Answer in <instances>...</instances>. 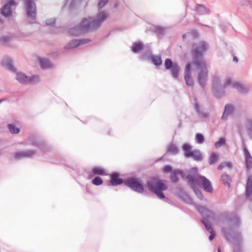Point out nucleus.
I'll return each instance as SVG.
<instances>
[{"mask_svg":"<svg viewBox=\"0 0 252 252\" xmlns=\"http://www.w3.org/2000/svg\"><path fill=\"white\" fill-rule=\"evenodd\" d=\"M246 126L248 131L252 130V119H249L246 122Z\"/></svg>","mask_w":252,"mask_h":252,"instance_id":"nucleus-41","label":"nucleus"},{"mask_svg":"<svg viewBox=\"0 0 252 252\" xmlns=\"http://www.w3.org/2000/svg\"><path fill=\"white\" fill-rule=\"evenodd\" d=\"M12 38L13 36L11 34L2 35L0 36V42L7 44L11 41Z\"/></svg>","mask_w":252,"mask_h":252,"instance_id":"nucleus-25","label":"nucleus"},{"mask_svg":"<svg viewBox=\"0 0 252 252\" xmlns=\"http://www.w3.org/2000/svg\"><path fill=\"white\" fill-rule=\"evenodd\" d=\"M233 61L234 62H237L238 61V58L236 57H233Z\"/></svg>","mask_w":252,"mask_h":252,"instance_id":"nucleus-50","label":"nucleus"},{"mask_svg":"<svg viewBox=\"0 0 252 252\" xmlns=\"http://www.w3.org/2000/svg\"><path fill=\"white\" fill-rule=\"evenodd\" d=\"M219 157V154L217 153H213L211 154L209 160L210 164H214L216 162Z\"/></svg>","mask_w":252,"mask_h":252,"instance_id":"nucleus-34","label":"nucleus"},{"mask_svg":"<svg viewBox=\"0 0 252 252\" xmlns=\"http://www.w3.org/2000/svg\"><path fill=\"white\" fill-rule=\"evenodd\" d=\"M18 3L15 0H7L1 8V13L5 18L11 17Z\"/></svg>","mask_w":252,"mask_h":252,"instance_id":"nucleus-9","label":"nucleus"},{"mask_svg":"<svg viewBox=\"0 0 252 252\" xmlns=\"http://www.w3.org/2000/svg\"><path fill=\"white\" fill-rule=\"evenodd\" d=\"M208 49V44L204 41H201L193 45L192 53L194 58V63L199 70L198 81L199 85L204 87L208 80V71L206 62L202 56V54Z\"/></svg>","mask_w":252,"mask_h":252,"instance_id":"nucleus-2","label":"nucleus"},{"mask_svg":"<svg viewBox=\"0 0 252 252\" xmlns=\"http://www.w3.org/2000/svg\"><path fill=\"white\" fill-rule=\"evenodd\" d=\"M227 87H231L235 88L238 92L241 93H248L251 90V87L248 85H245L238 82L233 81L231 78H227L223 85L220 86L223 89Z\"/></svg>","mask_w":252,"mask_h":252,"instance_id":"nucleus-7","label":"nucleus"},{"mask_svg":"<svg viewBox=\"0 0 252 252\" xmlns=\"http://www.w3.org/2000/svg\"><path fill=\"white\" fill-rule=\"evenodd\" d=\"M55 22V20L53 18L49 19L46 20V25H52Z\"/></svg>","mask_w":252,"mask_h":252,"instance_id":"nucleus-43","label":"nucleus"},{"mask_svg":"<svg viewBox=\"0 0 252 252\" xmlns=\"http://www.w3.org/2000/svg\"><path fill=\"white\" fill-rule=\"evenodd\" d=\"M213 83L214 85L215 90L216 91V88L220 86V79L219 76L217 75H214L212 78Z\"/></svg>","mask_w":252,"mask_h":252,"instance_id":"nucleus-33","label":"nucleus"},{"mask_svg":"<svg viewBox=\"0 0 252 252\" xmlns=\"http://www.w3.org/2000/svg\"><path fill=\"white\" fill-rule=\"evenodd\" d=\"M221 181L223 182V183L227 186L228 188L230 187V177L226 174H223L221 176Z\"/></svg>","mask_w":252,"mask_h":252,"instance_id":"nucleus-29","label":"nucleus"},{"mask_svg":"<svg viewBox=\"0 0 252 252\" xmlns=\"http://www.w3.org/2000/svg\"><path fill=\"white\" fill-rule=\"evenodd\" d=\"M144 48V45L141 41L136 42L133 43L131 50L134 53L140 52Z\"/></svg>","mask_w":252,"mask_h":252,"instance_id":"nucleus-21","label":"nucleus"},{"mask_svg":"<svg viewBox=\"0 0 252 252\" xmlns=\"http://www.w3.org/2000/svg\"><path fill=\"white\" fill-rule=\"evenodd\" d=\"M92 182L94 185L99 186L102 184V180L99 177H96L93 180Z\"/></svg>","mask_w":252,"mask_h":252,"instance_id":"nucleus-37","label":"nucleus"},{"mask_svg":"<svg viewBox=\"0 0 252 252\" xmlns=\"http://www.w3.org/2000/svg\"><path fill=\"white\" fill-rule=\"evenodd\" d=\"M152 61L156 65H159L162 63L161 57L159 55L152 56Z\"/></svg>","mask_w":252,"mask_h":252,"instance_id":"nucleus-31","label":"nucleus"},{"mask_svg":"<svg viewBox=\"0 0 252 252\" xmlns=\"http://www.w3.org/2000/svg\"><path fill=\"white\" fill-rule=\"evenodd\" d=\"M155 32L158 34H162L164 32V29L160 27H157L155 28Z\"/></svg>","mask_w":252,"mask_h":252,"instance_id":"nucleus-42","label":"nucleus"},{"mask_svg":"<svg viewBox=\"0 0 252 252\" xmlns=\"http://www.w3.org/2000/svg\"><path fill=\"white\" fill-rule=\"evenodd\" d=\"M124 183L126 186L136 192L142 193L143 191L142 182L140 179L129 178L125 180Z\"/></svg>","mask_w":252,"mask_h":252,"instance_id":"nucleus-10","label":"nucleus"},{"mask_svg":"<svg viewBox=\"0 0 252 252\" xmlns=\"http://www.w3.org/2000/svg\"><path fill=\"white\" fill-rule=\"evenodd\" d=\"M240 222V219L237 216H235L234 218V223L237 225Z\"/></svg>","mask_w":252,"mask_h":252,"instance_id":"nucleus-45","label":"nucleus"},{"mask_svg":"<svg viewBox=\"0 0 252 252\" xmlns=\"http://www.w3.org/2000/svg\"><path fill=\"white\" fill-rule=\"evenodd\" d=\"M246 198L250 200H252V175L248 177L246 185L245 191Z\"/></svg>","mask_w":252,"mask_h":252,"instance_id":"nucleus-15","label":"nucleus"},{"mask_svg":"<svg viewBox=\"0 0 252 252\" xmlns=\"http://www.w3.org/2000/svg\"><path fill=\"white\" fill-rule=\"evenodd\" d=\"M35 154L36 152L33 150H27L16 153L15 154V158L17 159H20L23 158H31Z\"/></svg>","mask_w":252,"mask_h":252,"instance_id":"nucleus-14","label":"nucleus"},{"mask_svg":"<svg viewBox=\"0 0 252 252\" xmlns=\"http://www.w3.org/2000/svg\"><path fill=\"white\" fill-rule=\"evenodd\" d=\"M188 173H190V170L189 171H180L179 170H173L171 172V180L172 182L176 183L178 181V175H180L182 178L186 180L188 183H189V177L188 175Z\"/></svg>","mask_w":252,"mask_h":252,"instance_id":"nucleus-12","label":"nucleus"},{"mask_svg":"<svg viewBox=\"0 0 252 252\" xmlns=\"http://www.w3.org/2000/svg\"><path fill=\"white\" fill-rule=\"evenodd\" d=\"M196 142L198 144H202L204 141L203 135L200 133H197L195 136Z\"/></svg>","mask_w":252,"mask_h":252,"instance_id":"nucleus-35","label":"nucleus"},{"mask_svg":"<svg viewBox=\"0 0 252 252\" xmlns=\"http://www.w3.org/2000/svg\"><path fill=\"white\" fill-rule=\"evenodd\" d=\"M234 110V107L233 105L229 104H226L225 106L223 113L221 116V119L224 120H226L228 118V116L233 112Z\"/></svg>","mask_w":252,"mask_h":252,"instance_id":"nucleus-18","label":"nucleus"},{"mask_svg":"<svg viewBox=\"0 0 252 252\" xmlns=\"http://www.w3.org/2000/svg\"><path fill=\"white\" fill-rule=\"evenodd\" d=\"M68 1H69V0H66V2H68Z\"/></svg>","mask_w":252,"mask_h":252,"instance_id":"nucleus-53","label":"nucleus"},{"mask_svg":"<svg viewBox=\"0 0 252 252\" xmlns=\"http://www.w3.org/2000/svg\"><path fill=\"white\" fill-rule=\"evenodd\" d=\"M2 101V100H0V103Z\"/></svg>","mask_w":252,"mask_h":252,"instance_id":"nucleus-52","label":"nucleus"},{"mask_svg":"<svg viewBox=\"0 0 252 252\" xmlns=\"http://www.w3.org/2000/svg\"><path fill=\"white\" fill-rule=\"evenodd\" d=\"M195 10L200 15L206 14L210 12V11L203 5H198Z\"/></svg>","mask_w":252,"mask_h":252,"instance_id":"nucleus-26","label":"nucleus"},{"mask_svg":"<svg viewBox=\"0 0 252 252\" xmlns=\"http://www.w3.org/2000/svg\"><path fill=\"white\" fill-rule=\"evenodd\" d=\"M191 188L193 189L198 198L202 200L203 198V196L201 191L198 189L197 187Z\"/></svg>","mask_w":252,"mask_h":252,"instance_id":"nucleus-38","label":"nucleus"},{"mask_svg":"<svg viewBox=\"0 0 252 252\" xmlns=\"http://www.w3.org/2000/svg\"><path fill=\"white\" fill-rule=\"evenodd\" d=\"M195 109L200 117L206 118L208 117V114L201 110L199 105L196 101L195 102Z\"/></svg>","mask_w":252,"mask_h":252,"instance_id":"nucleus-27","label":"nucleus"},{"mask_svg":"<svg viewBox=\"0 0 252 252\" xmlns=\"http://www.w3.org/2000/svg\"><path fill=\"white\" fill-rule=\"evenodd\" d=\"M3 65L8 70L14 71L15 68L11 60L9 59H5L2 61Z\"/></svg>","mask_w":252,"mask_h":252,"instance_id":"nucleus-24","label":"nucleus"},{"mask_svg":"<svg viewBox=\"0 0 252 252\" xmlns=\"http://www.w3.org/2000/svg\"><path fill=\"white\" fill-rule=\"evenodd\" d=\"M225 167V163H222L220 164V165H219L218 169L219 170H221L223 167Z\"/></svg>","mask_w":252,"mask_h":252,"instance_id":"nucleus-47","label":"nucleus"},{"mask_svg":"<svg viewBox=\"0 0 252 252\" xmlns=\"http://www.w3.org/2000/svg\"><path fill=\"white\" fill-rule=\"evenodd\" d=\"M7 127L9 131L12 134H17L20 132L19 128L13 124H8Z\"/></svg>","mask_w":252,"mask_h":252,"instance_id":"nucleus-30","label":"nucleus"},{"mask_svg":"<svg viewBox=\"0 0 252 252\" xmlns=\"http://www.w3.org/2000/svg\"><path fill=\"white\" fill-rule=\"evenodd\" d=\"M185 79L187 85L192 86L193 85V80L191 77V65L187 64L185 72Z\"/></svg>","mask_w":252,"mask_h":252,"instance_id":"nucleus-16","label":"nucleus"},{"mask_svg":"<svg viewBox=\"0 0 252 252\" xmlns=\"http://www.w3.org/2000/svg\"><path fill=\"white\" fill-rule=\"evenodd\" d=\"M164 65L166 69L170 70L172 77L177 78L180 69L178 64L177 63H173L170 59H167L165 61Z\"/></svg>","mask_w":252,"mask_h":252,"instance_id":"nucleus-11","label":"nucleus"},{"mask_svg":"<svg viewBox=\"0 0 252 252\" xmlns=\"http://www.w3.org/2000/svg\"><path fill=\"white\" fill-rule=\"evenodd\" d=\"M89 39H75L68 42L64 47L67 50H72L79 46L87 44L90 42Z\"/></svg>","mask_w":252,"mask_h":252,"instance_id":"nucleus-13","label":"nucleus"},{"mask_svg":"<svg viewBox=\"0 0 252 252\" xmlns=\"http://www.w3.org/2000/svg\"><path fill=\"white\" fill-rule=\"evenodd\" d=\"M118 174L116 173H113L111 175L110 183L112 186L121 185L123 183V179L118 178Z\"/></svg>","mask_w":252,"mask_h":252,"instance_id":"nucleus-19","label":"nucleus"},{"mask_svg":"<svg viewBox=\"0 0 252 252\" xmlns=\"http://www.w3.org/2000/svg\"><path fill=\"white\" fill-rule=\"evenodd\" d=\"M222 233H223V234L224 236H225V237L226 238H227V235H226V232H225V231L224 229H222Z\"/></svg>","mask_w":252,"mask_h":252,"instance_id":"nucleus-49","label":"nucleus"},{"mask_svg":"<svg viewBox=\"0 0 252 252\" xmlns=\"http://www.w3.org/2000/svg\"><path fill=\"white\" fill-rule=\"evenodd\" d=\"M191 188L193 189L198 198L202 200L203 198V196L201 191L198 189L197 187Z\"/></svg>","mask_w":252,"mask_h":252,"instance_id":"nucleus-39","label":"nucleus"},{"mask_svg":"<svg viewBox=\"0 0 252 252\" xmlns=\"http://www.w3.org/2000/svg\"><path fill=\"white\" fill-rule=\"evenodd\" d=\"M92 173L94 175H104L105 172L104 170L100 167H95L92 169Z\"/></svg>","mask_w":252,"mask_h":252,"instance_id":"nucleus-28","label":"nucleus"},{"mask_svg":"<svg viewBox=\"0 0 252 252\" xmlns=\"http://www.w3.org/2000/svg\"><path fill=\"white\" fill-rule=\"evenodd\" d=\"M39 62L41 68L48 69L53 67V64L47 59L40 58L39 59Z\"/></svg>","mask_w":252,"mask_h":252,"instance_id":"nucleus-20","label":"nucleus"},{"mask_svg":"<svg viewBox=\"0 0 252 252\" xmlns=\"http://www.w3.org/2000/svg\"><path fill=\"white\" fill-rule=\"evenodd\" d=\"M189 177V184L191 188L199 186L208 192L213 191L211 182L206 177L200 175L197 172V168L194 167L190 169V173L187 174Z\"/></svg>","mask_w":252,"mask_h":252,"instance_id":"nucleus-4","label":"nucleus"},{"mask_svg":"<svg viewBox=\"0 0 252 252\" xmlns=\"http://www.w3.org/2000/svg\"><path fill=\"white\" fill-rule=\"evenodd\" d=\"M225 143V139L223 138H220L218 141L215 143V146L216 148H220L222 145H224Z\"/></svg>","mask_w":252,"mask_h":252,"instance_id":"nucleus-36","label":"nucleus"},{"mask_svg":"<svg viewBox=\"0 0 252 252\" xmlns=\"http://www.w3.org/2000/svg\"><path fill=\"white\" fill-rule=\"evenodd\" d=\"M147 186L150 190L155 193L160 199H163L164 195L163 191L166 189L164 181L154 178L147 182Z\"/></svg>","mask_w":252,"mask_h":252,"instance_id":"nucleus-6","label":"nucleus"},{"mask_svg":"<svg viewBox=\"0 0 252 252\" xmlns=\"http://www.w3.org/2000/svg\"><path fill=\"white\" fill-rule=\"evenodd\" d=\"M167 151L172 154L175 155L178 153L179 150L175 145L174 144H171L168 149Z\"/></svg>","mask_w":252,"mask_h":252,"instance_id":"nucleus-32","label":"nucleus"},{"mask_svg":"<svg viewBox=\"0 0 252 252\" xmlns=\"http://www.w3.org/2000/svg\"><path fill=\"white\" fill-rule=\"evenodd\" d=\"M250 137L252 139V130L248 131Z\"/></svg>","mask_w":252,"mask_h":252,"instance_id":"nucleus-48","label":"nucleus"},{"mask_svg":"<svg viewBox=\"0 0 252 252\" xmlns=\"http://www.w3.org/2000/svg\"><path fill=\"white\" fill-rule=\"evenodd\" d=\"M107 2V0H101L97 4L98 12L96 17L83 18L79 25L69 30V34L73 36H79L86 32L93 31L99 28L102 23L108 17L107 12L101 11Z\"/></svg>","mask_w":252,"mask_h":252,"instance_id":"nucleus-1","label":"nucleus"},{"mask_svg":"<svg viewBox=\"0 0 252 252\" xmlns=\"http://www.w3.org/2000/svg\"><path fill=\"white\" fill-rule=\"evenodd\" d=\"M189 177V184L191 188L199 186L208 192L213 191L211 182L206 177L200 175L197 172V168L194 167L190 169V173L187 174Z\"/></svg>","mask_w":252,"mask_h":252,"instance_id":"nucleus-3","label":"nucleus"},{"mask_svg":"<svg viewBox=\"0 0 252 252\" xmlns=\"http://www.w3.org/2000/svg\"><path fill=\"white\" fill-rule=\"evenodd\" d=\"M182 148L185 157L189 158L192 151L191 146L189 144L186 143L183 145Z\"/></svg>","mask_w":252,"mask_h":252,"instance_id":"nucleus-23","label":"nucleus"},{"mask_svg":"<svg viewBox=\"0 0 252 252\" xmlns=\"http://www.w3.org/2000/svg\"><path fill=\"white\" fill-rule=\"evenodd\" d=\"M225 163V167H227L228 168H231L232 166V163L229 162H226Z\"/></svg>","mask_w":252,"mask_h":252,"instance_id":"nucleus-46","label":"nucleus"},{"mask_svg":"<svg viewBox=\"0 0 252 252\" xmlns=\"http://www.w3.org/2000/svg\"><path fill=\"white\" fill-rule=\"evenodd\" d=\"M16 80L23 84H36L39 82L38 75L27 76L22 72H17L16 76Z\"/></svg>","mask_w":252,"mask_h":252,"instance_id":"nucleus-8","label":"nucleus"},{"mask_svg":"<svg viewBox=\"0 0 252 252\" xmlns=\"http://www.w3.org/2000/svg\"><path fill=\"white\" fill-rule=\"evenodd\" d=\"M197 210L204 219L201 220V222L204 225L207 230L211 234L209 237V240L211 241L214 238L211 223H214L217 218L211 210L204 206H198Z\"/></svg>","mask_w":252,"mask_h":252,"instance_id":"nucleus-5","label":"nucleus"},{"mask_svg":"<svg viewBox=\"0 0 252 252\" xmlns=\"http://www.w3.org/2000/svg\"><path fill=\"white\" fill-rule=\"evenodd\" d=\"M189 158H192L196 161H201L203 159V156L201 152L197 149L192 150L191 155Z\"/></svg>","mask_w":252,"mask_h":252,"instance_id":"nucleus-22","label":"nucleus"},{"mask_svg":"<svg viewBox=\"0 0 252 252\" xmlns=\"http://www.w3.org/2000/svg\"><path fill=\"white\" fill-rule=\"evenodd\" d=\"M240 3L245 5H249L252 8V1L251 0H238Z\"/></svg>","mask_w":252,"mask_h":252,"instance_id":"nucleus-40","label":"nucleus"},{"mask_svg":"<svg viewBox=\"0 0 252 252\" xmlns=\"http://www.w3.org/2000/svg\"><path fill=\"white\" fill-rule=\"evenodd\" d=\"M171 171V167L169 165L165 166L163 168V171L164 172H169Z\"/></svg>","mask_w":252,"mask_h":252,"instance_id":"nucleus-44","label":"nucleus"},{"mask_svg":"<svg viewBox=\"0 0 252 252\" xmlns=\"http://www.w3.org/2000/svg\"><path fill=\"white\" fill-rule=\"evenodd\" d=\"M218 252H220V250L219 248L218 249Z\"/></svg>","mask_w":252,"mask_h":252,"instance_id":"nucleus-51","label":"nucleus"},{"mask_svg":"<svg viewBox=\"0 0 252 252\" xmlns=\"http://www.w3.org/2000/svg\"><path fill=\"white\" fill-rule=\"evenodd\" d=\"M244 153L246 167L248 169H251L252 168V157L246 147L244 148Z\"/></svg>","mask_w":252,"mask_h":252,"instance_id":"nucleus-17","label":"nucleus"}]
</instances>
